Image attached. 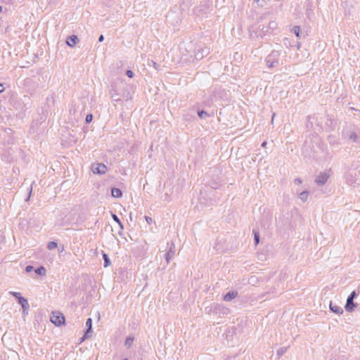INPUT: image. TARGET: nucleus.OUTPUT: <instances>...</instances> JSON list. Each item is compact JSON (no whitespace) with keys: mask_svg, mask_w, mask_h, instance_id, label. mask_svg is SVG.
Here are the masks:
<instances>
[{"mask_svg":"<svg viewBox=\"0 0 360 360\" xmlns=\"http://www.w3.org/2000/svg\"><path fill=\"white\" fill-rule=\"evenodd\" d=\"M51 321L56 326H60L65 323V317L60 312H54L51 317Z\"/></svg>","mask_w":360,"mask_h":360,"instance_id":"nucleus-1","label":"nucleus"},{"mask_svg":"<svg viewBox=\"0 0 360 360\" xmlns=\"http://www.w3.org/2000/svg\"><path fill=\"white\" fill-rule=\"evenodd\" d=\"M92 171L94 174H103L107 171V167L102 163H96L92 165Z\"/></svg>","mask_w":360,"mask_h":360,"instance_id":"nucleus-2","label":"nucleus"},{"mask_svg":"<svg viewBox=\"0 0 360 360\" xmlns=\"http://www.w3.org/2000/svg\"><path fill=\"white\" fill-rule=\"evenodd\" d=\"M355 296V292H352L349 297L347 298L345 309L347 311H351L353 309L354 304L353 299Z\"/></svg>","mask_w":360,"mask_h":360,"instance_id":"nucleus-3","label":"nucleus"},{"mask_svg":"<svg viewBox=\"0 0 360 360\" xmlns=\"http://www.w3.org/2000/svg\"><path fill=\"white\" fill-rule=\"evenodd\" d=\"M79 41V39L77 36L72 35L68 38L67 39V44L68 46L73 47L75 46Z\"/></svg>","mask_w":360,"mask_h":360,"instance_id":"nucleus-4","label":"nucleus"},{"mask_svg":"<svg viewBox=\"0 0 360 360\" xmlns=\"http://www.w3.org/2000/svg\"><path fill=\"white\" fill-rule=\"evenodd\" d=\"M111 194L114 198H120L122 197V191L117 188H114L112 189Z\"/></svg>","mask_w":360,"mask_h":360,"instance_id":"nucleus-5","label":"nucleus"},{"mask_svg":"<svg viewBox=\"0 0 360 360\" xmlns=\"http://www.w3.org/2000/svg\"><path fill=\"white\" fill-rule=\"evenodd\" d=\"M237 293L236 292H229L227 293L224 297V300L225 301H230L232 299H233L234 297H236Z\"/></svg>","mask_w":360,"mask_h":360,"instance_id":"nucleus-6","label":"nucleus"},{"mask_svg":"<svg viewBox=\"0 0 360 360\" xmlns=\"http://www.w3.org/2000/svg\"><path fill=\"white\" fill-rule=\"evenodd\" d=\"M19 303L22 305V308L27 309L29 307V304L27 300L24 297H20Z\"/></svg>","mask_w":360,"mask_h":360,"instance_id":"nucleus-7","label":"nucleus"},{"mask_svg":"<svg viewBox=\"0 0 360 360\" xmlns=\"http://www.w3.org/2000/svg\"><path fill=\"white\" fill-rule=\"evenodd\" d=\"M86 326L88 327V330H87V332L85 335V337L87 336V333H89L91 330V326H92V320L91 318L88 319L87 321H86Z\"/></svg>","mask_w":360,"mask_h":360,"instance_id":"nucleus-8","label":"nucleus"},{"mask_svg":"<svg viewBox=\"0 0 360 360\" xmlns=\"http://www.w3.org/2000/svg\"><path fill=\"white\" fill-rule=\"evenodd\" d=\"M103 259H104V262H104V266L106 267V266H109L110 264V260H109V259L108 257V255L105 253H104V254H103Z\"/></svg>","mask_w":360,"mask_h":360,"instance_id":"nucleus-9","label":"nucleus"},{"mask_svg":"<svg viewBox=\"0 0 360 360\" xmlns=\"http://www.w3.org/2000/svg\"><path fill=\"white\" fill-rule=\"evenodd\" d=\"M35 272L39 275H45L46 274V269L43 267V266H41L38 269H37L35 270Z\"/></svg>","mask_w":360,"mask_h":360,"instance_id":"nucleus-10","label":"nucleus"},{"mask_svg":"<svg viewBox=\"0 0 360 360\" xmlns=\"http://www.w3.org/2000/svg\"><path fill=\"white\" fill-rule=\"evenodd\" d=\"M57 247V243L56 242L51 241L48 243L47 248L49 250H53Z\"/></svg>","mask_w":360,"mask_h":360,"instance_id":"nucleus-11","label":"nucleus"},{"mask_svg":"<svg viewBox=\"0 0 360 360\" xmlns=\"http://www.w3.org/2000/svg\"><path fill=\"white\" fill-rule=\"evenodd\" d=\"M293 31H294V33L296 34V36L297 37H300V33L301 32L300 27H299V26L294 27Z\"/></svg>","mask_w":360,"mask_h":360,"instance_id":"nucleus-12","label":"nucleus"},{"mask_svg":"<svg viewBox=\"0 0 360 360\" xmlns=\"http://www.w3.org/2000/svg\"><path fill=\"white\" fill-rule=\"evenodd\" d=\"M133 340H134L133 338H127L125 341V345L128 347H130L133 343Z\"/></svg>","mask_w":360,"mask_h":360,"instance_id":"nucleus-13","label":"nucleus"},{"mask_svg":"<svg viewBox=\"0 0 360 360\" xmlns=\"http://www.w3.org/2000/svg\"><path fill=\"white\" fill-rule=\"evenodd\" d=\"M307 196H308V193L307 192H302V193H300V198L304 200H305L307 199Z\"/></svg>","mask_w":360,"mask_h":360,"instance_id":"nucleus-14","label":"nucleus"},{"mask_svg":"<svg viewBox=\"0 0 360 360\" xmlns=\"http://www.w3.org/2000/svg\"><path fill=\"white\" fill-rule=\"evenodd\" d=\"M92 119H93V115H88L86 117V122L87 123H89V122H91L92 121Z\"/></svg>","mask_w":360,"mask_h":360,"instance_id":"nucleus-15","label":"nucleus"},{"mask_svg":"<svg viewBox=\"0 0 360 360\" xmlns=\"http://www.w3.org/2000/svg\"><path fill=\"white\" fill-rule=\"evenodd\" d=\"M11 294L15 296L18 300H20V297H22L21 295H20V293L19 292H11Z\"/></svg>","mask_w":360,"mask_h":360,"instance_id":"nucleus-16","label":"nucleus"},{"mask_svg":"<svg viewBox=\"0 0 360 360\" xmlns=\"http://www.w3.org/2000/svg\"><path fill=\"white\" fill-rule=\"evenodd\" d=\"M112 219L116 221L120 225H121V222L119 219V218L117 217V216L116 214H112Z\"/></svg>","mask_w":360,"mask_h":360,"instance_id":"nucleus-17","label":"nucleus"},{"mask_svg":"<svg viewBox=\"0 0 360 360\" xmlns=\"http://www.w3.org/2000/svg\"><path fill=\"white\" fill-rule=\"evenodd\" d=\"M255 243L256 244H258L259 243V233L257 232H255Z\"/></svg>","mask_w":360,"mask_h":360,"instance_id":"nucleus-18","label":"nucleus"},{"mask_svg":"<svg viewBox=\"0 0 360 360\" xmlns=\"http://www.w3.org/2000/svg\"><path fill=\"white\" fill-rule=\"evenodd\" d=\"M326 181V177L322 176L321 178L319 177L318 182H320L321 184H323Z\"/></svg>","mask_w":360,"mask_h":360,"instance_id":"nucleus-19","label":"nucleus"},{"mask_svg":"<svg viewBox=\"0 0 360 360\" xmlns=\"http://www.w3.org/2000/svg\"><path fill=\"white\" fill-rule=\"evenodd\" d=\"M126 74L129 78H131L134 75L133 72L131 70H127Z\"/></svg>","mask_w":360,"mask_h":360,"instance_id":"nucleus-20","label":"nucleus"},{"mask_svg":"<svg viewBox=\"0 0 360 360\" xmlns=\"http://www.w3.org/2000/svg\"><path fill=\"white\" fill-rule=\"evenodd\" d=\"M204 114H205V115H206L207 113H206V112H205V111H203V110H202V111H200V112H198V115H199V117H202V115H203Z\"/></svg>","mask_w":360,"mask_h":360,"instance_id":"nucleus-21","label":"nucleus"},{"mask_svg":"<svg viewBox=\"0 0 360 360\" xmlns=\"http://www.w3.org/2000/svg\"><path fill=\"white\" fill-rule=\"evenodd\" d=\"M33 267L32 266H27L26 267V271L30 272L32 270Z\"/></svg>","mask_w":360,"mask_h":360,"instance_id":"nucleus-22","label":"nucleus"},{"mask_svg":"<svg viewBox=\"0 0 360 360\" xmlns=\"http://www.w3.org/2000/svg\"><path fill=\"white\" fill-rule=\"evenodd\" d=\"M4 91V86L2 84H0V93Z\"/></svg>","mask_w":360,"mask_h":360,"instance_id":"nucleus-23","label":"nucleus"},{"mask_svg":"<svg viewBox=\"0 0 360 360\" xmlns=\"http://www.w3.org/2000/svg\"><path fill=\"white\" fill-rule=\"evenodd\" d=\"M103 40V35H101L100 37H99V39L98 41H102Z\"/></svg>","mask_w":360,"mask_h":360,"instance_id":"nucleus-24","label":"nucleus"},{"mask_svg":"<svg viewBox=\"0 0 360 360\" xmlns=\"http://www.w3.org/2000/svg\"><path fill=\"white\" fill-rule=\"evenodd\" d=\"M330 309H331L332 311H335V312H338V310H334V307H333L332 305H330Z\"/></svg>","mask_w":360,"mask_h":360,"instance_id":"nucleus-25","label":"nucleus"},{"mask_svg":"<svg viewBox=\"0 0 360 360\" xmlns=\"http://www.w3.org/2000/svg\"><path fill=\"white\" fill-rule=\"evenodd\" d=\"M146 220L148 222H149L150 221H151V218H149V217H146Z\"/></svg>","mask_w":360,"mask_h":360,"instance_id":"nucleus-26","label":"nucleus"},{"mask_svg":"<svg viewBox=\"0 0 360 360\" xmlns=\"http://www.w3.org/2000/svg\"><path fill=\"white\" fill-rule=\"evenodd\" d=\"M266 142H264V143L262 144V146L263 147H264V146H266Z\"/></svg>","mask_w":360,"mask_h":360,"instance_id":"nucleus-27","label":"nucleus"},{"mask_svg":"<svg viewBox=\"0 0 360 360\" xmlns=\"http://www.w3.org/2000/svg\"><path fill=\"white\" fill-rule=\"evenodd\" d=\"M1 10H2V8H1V6H0V12L1 11Z\"/></svg>","mask_w":360,"mask_h":360,"instance_id":"nucleus-28","label":"nucleus"}]
</instances>
